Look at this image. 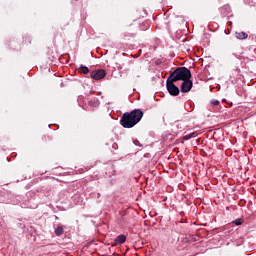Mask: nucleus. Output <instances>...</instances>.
Wrapping results in <instances>:
<instances>
[{"label":"nucleus","instance_id":"nucleus-1","mask_svg":"<svg viewBox=\"0 0 256 256\" xmlns=\"http://www.w3.org/2000/svg\"><path fill=\"white\" fill-rule=\"evenodd\" d=\"M144 115L145 113L141 109H134L130 112H125L120 119V125L124 129H133L135 125L141 122Z\"/></svg>","mask_w":256,"mask_h":256},{"label":"nucleus","instance_id":"nucleus-2","mask_svg":"<svg viewBox=\"0 0 256 256\" xmlns=\"http://www.w3.org/2000/svg\"><path fill=\"white\" fill-rule=\"evenodd\" d=\"M193 75L191 74V70L187 67H177L174 71L170 73L168 76L172 81H186L187 79H191Z\"/></svg>","mask_w":256,"mask_h":256},{"label":"nucleus","instance_id":"nucleus-3","mask_svg":"<svg viewBox=\"0 0 256 256\" xmlns=\"http://www.w3.org/2000/svg\"><path fill=\"white\" fill-rule=\"evenodd\" d=\"M175 83V80H171V78H167L166 80L167 91L172 97H177L179 93H181V90L177 85H175Z\"/></svg>","mask_w":256,"mask_h":256},{"label":"nucleus","instance_id":"nucleus-4","mask_svg":"<svg viewBox=\"0 0 256 256\" xmlns=\"http://www.w3.org/2000/svg\"><path fill=\"white\" fill-rule=\"evenodd\" d=\"M90 77L95 81H100V79H105V77H107V71H105L104 69L93 70L90 73Z\"/></svg>","mask_w":256,"mask_h":256},{"label":"nucleus","instance_id":"nucleus-5","mask_svg":"<svg viewBox=\"0 0 256 256\" xmlns=\"http://www.w3.org/2000/svg\"><path fill=\"white\" fill-rule=\"evenodd\" d=\"M191 89H193V80L191 78L183 80L180 86L181 93H189Z\"/></svg>","mask_w":256,"mask_h":256},{"label":"nucleus","instance_id":"nucleus-6","mask_svg":"<svg viewBox=\"0 0 256 256\" xmlns=\"http://www.w3.org/2000/svg\"><path fill=\"white\" fill-rule=\"evenodd\" d=\"M115 241H116V243L123 245V243H125V241H127V236L125 234H121L115 239Z\"/></svg>","mask_w":256,"mask_h":256},{"label":"nucleus","instance_id":"nucleus-7","mask_svg":"<svg viewBox=\"0 0 256 256\" xmlns=\"http://www.w3.org/2000/svg\"><path fill=\"white\" fill-rule=\"evenodd\" d=\"M235 37L236 39L243 40V39H247V37H249V34H247L246 32H236Z\"/></svg>","mask_w":256,"mask_h":256},{"label":"nucleus","instance_id":"nucleus-8","mask_svg":"<svg viewBox=\"0 0 256 256\" xmlns=\"http://www.w3.org/2000/svg\"><path fill=\"white\" fill-rule=\"evenodd\" d=\"M54 233H55L56 237H61V235H63V233H65V230L63 229V226H57L54 230Z\"/></svg>","mask_w":256,"mask_h":256},{"label":"nucleus","instance_id":"nucleus-9","mask_svg":"<svg viewBox=\"0 0 256 256\" xmlns=\"http://www.w3.org/2000/svg\"><path fill=\"white\" fill-rule=\"evenodd\" d=\"M80 69V72L83 73V75H89V67L81 64Z\"/></svg>","mask_w":256,"mask_h":256},{"label":"nucleus","instance_id":"nucleus-10","mask_svg":"<svg viewBox=\"0 0 256 256\" xmlns=\"http://www.w3.org/2000/svg\"><path fill=\"white\" fill-rule=\"evenodd\" d=\"M185 127H187V124L183 121H178L177 128L180 129V131H185Z\"/></svg>","mask_w":256,"mask_h":256},{"label":"nucleus","instance_id":"nucleus-11","mask_svg":"<svg viewBox=\"0 0 256 256\" xmlns=\"http://www.w3.org/2000/svg\"><path fill=\"white\" fill-rule=\"evenodd\" d=\"M90 105H92V107H99V99L93 98L90 100Z\"/></svg>","mask_w":256,"mask_h":256},{"label":"nucleus","instance_id":"nucleus-12","mask_svg":"<svg viewBox=\"0 0 256 256\" xmlns=\"http://www.w3.org/2000/svg\"><path fill=\"white\" fill-rule=\"evenodd\" d=\"M193 137H195V132L183 136V139L184 141H189V139H193Z\"/></svg>","mask_w":256,"mask_h":256},{"label":"nucleus","instance_id":"nucleus-13","mask_svg":"<svg viewBox=\"0 0 256 256\" xmlns=\"http://www.w3.org/2000/svg\"><path fill=\"white\" fill-rule=\"evenodd\" d=\"M232 223H234V225L239 226L243 223V220L241 218H238V219L234 220Z\"/></svg>","mask_w":256,"mask_h":256},{"label":"nucleus","instance_id":"nucleus-14","mask_svg":"<svg viewBox=\"0 0 256 256\" xmlns=\"http://www.w3.org/2000/svg\"><path fill=\"white\" fill-rule=\"evenodd\" d=\"M211 105H214L215 107H217V105H219V100H211Z\"/></svg>","mask_w":256,"mask_h":256},{"label":"nucleus","instance_id":"nucleus-15","mask_svg":"<svg viewBox=\"0 0 256 256\" xmlns=\"http://www.w3.org/2000/svg\"><path fill=\"white\" fill-rule=\"evenodd\" d=\"M119 146L117 145V143H113L112 144V149H117Z\"/></svg>","mask_w":256,"mask_h":256},{"label":"nucleus","instance_id":"nucleus-16","mask_svg":"<svg viewBox=\"0 0 256 256\" xmlns=\"http://www.w3.org/2000/svg\"><path fill=\"white\" fill-rule=\"evenodd\" d=\"M134 145H139V140H134Z\"/></svg>","mask_w":256,"mask_h":256},{"label":"nucleus","instance_id":"nucleus-17","mask_svg":"<svg viewBox=\"0 0 256 256\" xmlns=\"http://www.w3.org/2000/svg\"><path fill=\"white\" fill-rule=\"evenodd\" d=\"M97 195H98V197H101V193H98Z\"/></svg>","mask_w":256,"mask_h":256}]
</instances>
